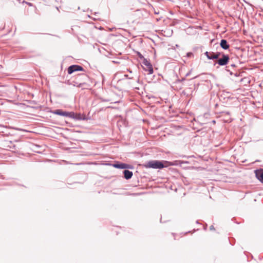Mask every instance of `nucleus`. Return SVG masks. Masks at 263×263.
Here are the masks:
<instances>
[{"label":"nucleus","instance_id":"obj_7","mask_svg":"<svg viewBox=\"0 0 263 263\" xmlns=\"http://www.w3.org/2000/svg\"><path fill=\"white\" fill-rule=\"evenodd\" d=\"M255 173L256 177L263 183V169L257 170Z\"/></svg>","mask_w":263,"mask_h":263},{"label":"nucleus","instance_id":"obj_18","mask_svg":"<svg viewBox=\"0 0 263 263\" xmlns=\"http://www.w3.org/2000/svg\"><path fill=\"white\" fill-rule=\"evenodd\" d=\"M231 66L232 67H235L236 66V65L234 64H232L231 65Z\"/></svg>","mask_w":263,"mask_h":263},{"label":"nucleus","instance_id":"obj_20","mask_svg":"<svg viewBox=\"0 0 263 263\" xmlns=\"http://www.w3.org/2000/svg\"><path fill=\"white\" fill-rule=\"evenodd\" d=\"M25 2H26V1H23L22 2V3H23V4H24V3H25Z\"/></svg>","mask_w":263,"mask_h":263},{"label":"nucleus","instance_id":"obj_4","mask_svg":"<svg viewBox=\"0 0 263 263\" xmlns=\"http://www.w3.org/2000/svg\"><path fill=\"white\" fill-rule=\"evenodd\" d=\"M53 113L55 115H58L59 116L67 117H73L74 115L73 112H68V111H64L61 109H57L54 110Z\"/></svg>","mask_w":263,"mask_h":263},{"label":"nucleus","instance_id":"obj_22","mask_svg":"<svg viewBox=\"0 0 263 263\" xmlns=\"http://www.w3.org/2000/svg\"><path fill=\"white\" fill-rule=\"evenodd\" d=\"M16 1H18L19 3H21V0H16Z\"/></svg>","mask_w":263,"mask_h":263},{"label":"nucleus","instance_id":"obj_5","mask_svg":"<svg viewBox=\"0 0 263 263\" xmlns=\"http://www.w3.org/2000/svg\"><path fill=\"white\" fill-rule=\"evenodd\" d=\"M84 71V68L82 66L78 65H72L68 68V73L69 74H72L75 71Z\"/></svg>","mask_w":263,"mask_h":263},{"label":"nucleus","instance_id":"obj_21","mask_svg":"<svg viewBox=\"0 0 263 263\" xmlns=\"http://www.w3.org/2000/svg\"><path fill=\"white\" fill-rule=\"evenodd\" d=\"M128 71L130 72V73H132V71L130 70L129 69L128 70Z\"/></svg>","mask_w":263,"mask_h":263},{"label":"nucleus","instance_id":"obj_15","mask_svg":"<svg viewBox=\"0 0 263 263\" xmlns=\"http://www.w3.org/2000/svg\"><path fill=\"white\" fill-rule=\"evenodd\" d=\"M25 4H27L28 5H29V6H32V4L30 3H29V2H25Z\"/></svg>","mask_w":263,"mask_h":263},{"label":"nucleus","instance_id":"obj_19","mask_svg":"<svg viewBox=\"0 0 263 263\" xmlns=\"http://www.w3.org/2000/svg\"><path fill=\"white\" fill-rule=\"evenodd\" d=\"M192 53H188L187 54V56L189 57L190 55V54H192Z\"/></svg>","mask_w":263,"mask_h":263},{"label":"nucleus","instance_id":"obj_6","mask_svg":"<svg viewBox=\"0 0 263 263\" xmlns=\"http://www.w3.org/2000/svg\"><path fill=\"white\" fill-rule=\"evenodd\" d=\"M112 166L117 168L120 169H126V168H133V167L126 163H115L112 164Z\"/></svg>","mask_w":263,"mask_h":263},{"label":"nucleus","instance_id":"obj_23","mask_svg":"<svg viewBox=\"0 0 263 263\" xmlns=\"http://www.w3.org/2000/svg\"><path fill=\"white\" fill-rule=\"evenodd\" d=\"M215 121L214 120L213 121V123H215Z\"/></svg>","mask_w":263,"mask_h":263},{"label":"nucleus","instance_id":"obj_8","mask_svg":"<svg viewBox=\"0 0 263 263\" xmlns=\"http://www.w3.org/2000/svg\"><path fill=\"white\" fill-rule=\"evenodd\" d=\"M220 46L222 49H223L224 50H227L230 47V45L228 43L227 41L224 39H222L221 40L220 43Z\"/></svg>","mask_w":263,"mask_h":263},{"label":"nucleus","instance_id":"obj_2","mask_svg":"<svg viewBox=\"0 0 263 263\" xmlns=\"http://www.w3.org/2000/svg\"><path fill=\"white\" fill-rule=\"evenodd\" d=\"M221 57L218 59L214 65L218 64L219 66H225L228 63L230 60L229 56L224 53H221Z\"/></svg>","mask_w":263,"mask_h":263},{"label":"nucleus","instance_id":"obj_13","mask_svg":"<svg viewBox=\"0 0 263 263\" xmlns=\"http://www.w3.org/2000/svg\"><path fill=\"white\" fill-rule=\"evenodd\" d=\"M137 55H138V57H139L140 59L143 60V61L144 60V59H145V58H144V57H143V55L140 53V52H139L137 51Z\"/></svg>","mask_w":263,"mask_h":263},{"label":"nucleus","instance_id":"obj_12","mask_svg":"<svg viewBox=\"0 0 263 263\" xmlns=\"http://www.w3.org/2000/svg\"><path fill=\"white\" fill-rule=\"evenodd\" d=\"M211 53L210 52H208V51H206L205 53H204V54L206 55V58L209 59V60H211Z\"/></svg>","mask_w":263,"mask_h":263},{"label":"nucleus","instance_id":"obj_10","mask_svg":"<svg viewBox=\"0 0 263 263\" xmlns=\"http://www.w3.org/2000/svg\"><path fill=\"white\" fill-rule=\"evenodd\" d=\"M221 53L219 52H217L216 53L211 52V60H215V59H218L219 57L221 56Z\"/></svg>","mask_w":263,"mask_h":263},{"label":"nucleus","instance_id":"obj_3","mask_svg":"<svg viewBox=\"0 0 263 263\" xmlns=\"http://www.w3.org/2000/svg\"><path fill=\"white\" fill-rule=\"evenodd\" d=\"M142 67L143 69L148 72V74H151L153 73V68L151 63L146 59H144L142 62Z\"/></svg>","mask_w":263,"mask_h":263},{"label":"nucleus","instance_id":"obj_1","mask_svg":"<svg viewBox=\"0 0 263 263\" xmlns=\"http://www.w3.org/2000/svg\"><path fill=\"white\" fill-rule=\"evenodd\" d=\"M146 168H153L155 169H161L164 167L162 161L158 160H152L148 161L144 164Z\"/></svg>","mask_w":263,"mask_h":263},{"label":"nucleus","instance_id":"obj_11","mask_svg":"<svg viewBox=\"0 0 263 263\" xmlns=\"http://www.w3.org/2000/svg\"><path fill=\"white\" fill-rule=\"evenodd\" d=\"M71 118L75 119L77 120H85V118L83 117V116L80 114H75L74 113V115L73 117H70Z\"/></svg>","mask_w":263,"mask_h":263},{"label":"nucleus","instance_id":"obj_9","mask_svg":"<svg viewBox=\"0 0 263 263\" xmlns=\"http://www.w3.org/2000/svg\"><path fill=\"white\" fill-rule=\"evenodd\" d=\"M123 174L124 175V178L127 180L130 179L133 175V173L132 172L127 170H124L123 171Z\"/></svg>","mask_w":263,"mask_h":263},{"label":"nucleus","instance_id":"obj_16","mask_svg":"<svg viewBox=\"0 0 263 263\" xmlns=\"http://www.w3.org/2000/svg\"><path fill=\"white\" fill-rule=\"evenodd\" d=\"M124 76H125L126 78H128V79H132V78H129V77H128V75H127V74H125V75H124Z\"/></svg>","mask_w":263,"mask_h":263},{"label":"nucleus","instance_id":"obj_14","mask_svg":"<svg viewBox=\"0 0 263 263\" xmlns=\"http://www.w3.org/2000/svg\"><path fill=\"white\" fill-rule=\"evenodd\" d=\"M210 230H215V228L213 225H212L210 227Z\"/></svg>","mask_w":263,"mask_h":263},{"label":"nucleus","instance_id":"obj_17","mask_svg":"<svg viewBox=\"0 0 263 263\" xmlns=\"http://www.w3.org/2000/svg\"><path fill=\"white\" fill-rule=\"evenodd\" d=\"M190 73H191V71H190L189 72L187 73L186 74L185 76H186V77L189 76L190 74Z\"/></svg>","mask_w":263,"mask_h":263}]
</instances>
